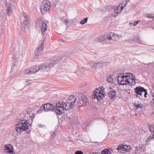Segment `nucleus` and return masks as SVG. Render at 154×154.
<instances>
[{"instance_id":"nucleus-51","label":"nucleus","mask_w":154,"mask_h":154,"mask_svg":"<svg viewBox=\"0 0 154 154\" xmlns=\"http://www.w3.org/2000/svg\"><path fill=\"white\" fill-rule=\"evenodd\" d=\"M128 1H126V3H127H127H128Z\"/></svg>"},{"instance_id":"nucleus-35","label":"nucleus","mask_w":154,"mask_h":154,"mask_svg":"<svg viewBox=\"0 0 154 154\" xmlns=\"http://www.w3.org/2000/svg\"><path fill=\"white\" fill-rule=\"evenodd\" d=\"M118 9V8L117 9L115 10V13H116V14H117V15L119 14L121 12V11H119Z\"/></svg>"},{"instance_id":"nucleus-50","label":"nucleus","mask_w":154,"mask_h":154,"mask_svg":"<svg viewBox=\"0 0 154 154\" xmlns=\"http://www.w3.org/2000/svg\"><path fill=\"white\" fill-rule=\"evenodd\" d=\"M26 82H29V80H28V79H26Z\"/></svg>"},{"instance_id":"nucleus-53","label":"nucleus","mask_w":154,"mask_h":154,"mask_svg":"<svg viewBox=\"0 0 154 154\" xmlns=\"http://www.w3.org/2000/svg\"><path fill=\"white\" fill-rule=\"evenodd\" d=\"M152 28L154 29V26L153 27H152Z\"/></svg>"},{"instance_id":"nucleus-19","label":"nucleus","mask_w":154,"mask_h":154,"mask_svg":"<svg viewBox=\"0 0 154 154\" xmlns=\"http://www.w3.org/2000/svg\"><path fill=\"white\" fill-rule=\"evenodd\" d=\"M116 92L115 91H110L108 94V96L111 99L115 97Z\"/></svg>"},{"instance_id":"nucleus-8","label":"nucleus","mask_w":154,"mask_h":154,"mask_svg":"<svg viewBox=\"0 0 154 154\" xmlns=\"http://www.w3.org/2000/svg\"><path fill=\"white\" fill-rule=\"evenodd\" d=\"M134 91L136 94L141 96H142V93H144V96L145 97H146V95L147 94V90L143 87L140 86L136 87L134 89Z\"/></svg>"},{"instance_id":"nucleus-38","label":"nucleus","mask_w":154,"mask_h":154,"mask_svg":"<svg viewBox=\"0 0 154 154\" xmlns=\"http://www.w3.org/2000/svg\"><path fill=\"white\" fill-rule=\"evenodd\" d=\"M65 40L64 39H60L59 40V42H62L65 43Z\"/></svg>"},{"instance_id":"nucleus-25","label":"nucleus","mask_w":154,"mask_h":154,"mask_svg":"<svg viewBox=\"0 0 154 154\" xmlns=\"http://www.w3.org/2000/svg\"><path fill=\"white\" fill-rule=\"evenodd\" d=\"M103 35L97 37V38L95 39V42H103Z\"/></svg>"},{"instance_id":"nucleus-37","label":"nucleus","mask_w":154,"mask_h":154,"mask_svg":"<svg viewBox=\"0 0 154 154\" xmlns=\"http://www.w3.org/2000/svg\"><path fill=\"white\" fill-rule=\"evenodd\" d=\"M140 22V20H138L137 21H134L133 24L134 26H136Z\"/></svg>"},{"instance_id":"nucleus-11","label":"nucleus","mask_w":154,"mask_h":154,"mask_svg":"<svg viewBox=\"0 0 154 154\" xmlns=\"http://www.w3.org/2000/svg\"><path fill=\"white\" fill-rule=\"evenodd\" d=\"M41 23V29L42 35L44 36L46 33L47 30V26L45 22L43 21H41L39 22L38 21L37 23L39 24Z\"/></svg>"},{"instance_id":"nucleus-54","label":"nucleus","mask_w":154,"mask_h":154,"mask_svg":"<svg viewBox=\"0 0 154 154\" xmlns=\"http://www.w3.org/2000/svg\"><path fill=\"white\" fill-rule=\"evenodd\" d=\"M13 65H14V66H15V65H14V64H13Z\"/></svg>"},{"instance_id":"nucleus-36","label":"nucleus","mask_w":154,"mask_h":154,"mask_svg":"<svg viewBox=\"0 0 154 154\" xmlns=\"http://www.w3.org/2000/svg\"><path fill=\"white\" fill-rule=\"evenodd\" d=\"M75 154H83L82 152L80 150L76 151Z\"/></svg>"},{"instance_id":"nucleus-46","label":"nucleus","mask_w":154,"mask_h":154,"mask_svg":"<svg viewBox=\"0 0 154 154\" xmlns=\"http://www.w3.org/2000/svg\"><path fill=\"white\" fill-rule=\"evenodd\" d=\"M38 126L39 128H41L42 127V125L40 124H38Z\"/></svg>"},{"instance_id":"nucleus-44","label":"nucleus","mask_w":154,"mask_h":154,"mask_svg":"<svg viewBox=\"0 0 154 154\" xmlns=\"http://www.w3.org/2000/svg\"><path fill=\"white\" fill-rule=\"evenodd\" d=\"M133 24H134V23H129V25L131 26H133Z\"/></svg>"},{"instance_id":"nucleus-34","label":"nucleus","mask_w":154,"mask_h":154,"mask_svg":"<svg viewBox=\"0 0 154 154\" xmlns=\"http://www.w3.org/2000/svg\"><path fill=\"white\" fill-rule=\"evenodd\" d=\"M131 81V80H130V78L129 79H127L126 85L128 84L130 85H132Z\"/></svg>"},{"instance_id":"nucleus-17","label":"nucleus","mask_w":154,"mask_h":154,"mask_svg":"<svg viewBox=\"0 0 154 154\" xmlns=\"http://www.w3.org/2000/svg\"><path fill=\"white\" fill-rule=\"evenodd\" d=\"M152 140H154V137L152 136H152H149V137H147V138H145V144L147 145H148L149 144V142Z\"/></svg>"},{"instance_id":"nucleus-30","label":"nucleus","mask_w":154,"mask_h":154,"mask_svg":"<svg viewBox=\"0 0 154 154\" xmlns=\"http://www.w3.org/2000/svg\"><path fill=\"white\" fill-rule=\"evenodd\" d=\"M46 105L45 104L43 105L42 107H41L40 108V110L38 111L40 112H42V111H43L46 112Z\"/></svg>"},{"instance_id":"nucleus-5","label":"nucleus","mask_w":154,"mask_h":154,"mask_svg":"<svg viewBox=\"0 0 154 154\" xmlns=\"http://www.w3.org/2000/svg\"><path fill=\"white\" fill-rule=\"evenodd\" d=\"M50 8V3L48 0L43 1L40 6L41 12L42 14H45L47 12H49Z\"/></svg>"},{"instance_id":"nucleus-10","label":"nucleus","mask_w":154,"mask_h":154,"mask_svg":"<svg viewBox=\"0 0 154 154\" xmlns=\"http://www.w3.org/2000/svg\"><path fill=\"white\" fill-rule=\"evenodd\" d=\"M46 107V112L51 111L53 112H56L57 114L58 110L57 109V107L56 106H54L52 104L50 103L45 104Z\"/></svg>"},{"instance_id":"nucleus-21","label":"nucleus","mask_w":154,"mask_h":154,"mask_svg":"<svg viewBox=\"0 0 154 154\" xmlns=\"http://www.w3.org/2000/svg\"><path fill=\"white\" fill-rule=\"evenodd\" d=\"M110 36L109 35V34H106V35H103V42H106L108 40L110 41Z\"/></svg>"},{"instance_id":"nucleus-43","label":"nucleus","mask_w":154,"mask_h":154,"mask_svg":"<svg viewBox=\"0 0 154 154\" xmlns=\"http://www.w3.org/2000/svg\"><path fill=\"white\" fill-rule=\"evenodd\" d=\"M152 101H153V103H154V93L152 95Z\"/></svg>"},{"instance_id":"nucleus-29","label":"nucleus","mask_w":154,"mask_h":154,"mask_svg":"<svg viewBox=\"0 0 154 154\" xmlns=\"http://www.w3.org/2000/svg\"><path fill=\"white\" fill-rule=\"evenodd\" d=\"M135 76H132V78H130V80H131L132 85H134L135 84Z\"/></svg>"},{"instance_id":"nucleus-13","label":"nucleus","mask_w":154,"mask_h":154,"mask_svg":"<svg viewBox=\"0 0 154 154\" xmlns=\"http://www.w3.org/2000/svg\"><path fill=\"white\" fill-rule=\"evenodd\" d=\"M110 36V40H112L113 41H118L119 39L121 36L117 34H116L113 32H111L109 34Z\"/></svg>"},{"instance_id":"nucleus-28","label":"nucleus","mask_w":154,"mask_h":154,"mask_svg":"<svg viewBox=\"0 0 154 154\" xmlns=\"http://www.w3.org/2000/svg\"><path fill=\"white\" fill-rule=\"evenodd\" d=\"M124 151H130L131 150V147L130 146L126 145H124Z\"/></svg>"},{"instance_id":"nucleus-9","label":"nucleus","mask_w":154,"mask_h":154,"mask_svg":"<svg viewBox=\"0 0 154 154\" xmlns=\"http://www.w3.org/2000/svg\"><path fill=\"white\" fill-rule=\"evenodd\" d=\"M90 64L92 66V67L94 69H97L98 68L102 67L106 65L107 64V63L104 62H95L93 63V62L91 61Z\"/></svg>"},{"instance_id":"nucleus-31","label":"nucleus","mask_w":154,"mask_h":154,"mask_svg":"<svg viewBox=\"0 0 154 154\" xmlns=\"http://www.w3.org/2000/svg\"><path fill=\"white\" fill-rule=\"evenodd\" d=\"M88 20V18L87 17H85L82 20H81L80 23L81 24L83 25L87 22Z\"/></svg>"},{"instance_id":"nucleus-3","label":"nucleus","mask_w":154,"mask_h":154,"mask_svg":"<svg viewBox=\"0 0 154 154\" xmlns=\"http://www.w3.org/2000/svg\"><path fill=\"white\" fill-rule=\"evenodd\" d=\"M72 104L71 103L68 102L67 100L65 102H59L57 103L56 106L57 107V115L60 116L63 113V111L64 109L66 110H70L72 107Z\"/></svg>"},{"instance_id":"nucleus-6","label":"nucleus","mask_w":154,"mask_h":154,"mask_svg":"<svg viewBox=\"0 0 154 154\" xmlns=\"http://www.w3.org/2000/svg\"><path fill=\"white\" fill-rule=\"evenodd\" d=\"M78 95V97L79 99L78 102V105L80 106H85L88 102V100L87 97L83 94L81 93H76V95Z\"/></svg>"},{"instance_id":"nucleus-39","label":"nucleus","mask_w":154,"mask_h":154,"mask_svg":"<svg viewBox=\"0 0 154 154\" xmlns=\"http://www.w3.org/2000/svg\"><path fill=\"white\" fill-rule=\"evenodd\" d=\"M68 20L67 19H65L64 20V21H63V22L64 23H65L66 24H67V23H68Z\"/></svg>"},{"instance_id":"nucleus-7","label":"nucleus","mask_w":154,"mask_h":154,"mask_svg":"<svg viewBox=\"0 0 154 154\" xmlns=\"http://www.w3.org/2000/svg\"><path fill=\"white\" fill-rule=\"evenodd\" d=\"M22 18L23 20L21 23V29L23 30H24L25 28H26V26L28 23L29 19L27 15L24 12L22 13Z\"/></svg>"},{"instance_id":"nucleus-1","label":"nucleus","mask_w":154,"mask_h":154,"mask_svg":"<svg viewBox=\"0 0 154 154\" xmlns=\"http://www.w3.org/2000/svg\"><path fill=\"white\" fill-rule=\"evenodd\" d=\"M60 60L59 58L57 60H54L52 62H51L47 64H43L41 65L38 66H35L32 69H27L26 73L27 74H32L33 73L36 72L39 70L42 71H48L50 70L51 68L53 67L55 65L58 63V61Z\"/></svg>"},{"instance_id":"nucleus-32","label":"nucleus","mask_w":154,"mask_h":154,"mask_svg":"<svg viewBox=\"0 0 154 154\" xmlns=\"http://www.w3.org/2000/svg\"><path fill=\"white\" fill-rule=\"evenodd\" d=\"M146 17L154 20V14H153V16H152L150 14H146Z\"/></svg>"},{"instance_id":"nucleus-23","label":"nucleus","mask_w":154,"mask_h":154,"mask_svg":"<svg viewBox=\"0 0 154 154\" xmlns=\"http://www.w3.org/2000/svg\"><path fill=\"white\" fill-rule=\"evenodd\" d=\"M125 78V75H124V73H121L119 74L117 78V81L118 80H121L122 79H124Z\"/></svg>"},{"instance_id":"nucleus-12","label":"nucleus","mask_w":154,"mask_h":154,"mask_svg":"<svg viewBox=\"0 0 154 154\" xmlns=\"http://www.w3.org/2000/svg\"><path fill=\"white\" fill-rule=\"evenodd\" d=\"M44 43L43 42L42 43L39 45L38 47L35 50V53L36 56H39L41 55L42 52L44 48Z\"/></svg>"},{"instance_id":"nucleus-18","label":"nucleus","mask_w":154,"mask_h":154,"mask_svg":"<svg viewBox=\"0 0 154 154\" xmlns=\"http://www.w3.org/2000/svg\"><path fill=\"white\" fill-rule=\"evenodd\" d=\"M125 79H122L121 80H118V82L119 85H126L127 79H126V77L125 78Z\"/></svg>"},{"instance_id":"nucleus-33","label":"nucleus","mask_w":154,"mask_h":154,"mask_svg":"<svg viewBox=\"0 0 154 154\" xmlns=\"http://www.w3.org/2000/svg\"><path fill=\"white\" fill-rule=\"evenodd\" d=\"M127 75H125V76L126 77V79H127L128 77H130V78H132V76H134L132 74L130 73H127Z\"/></svg>"},{"instance_id":"nucleus-49","label":"nucleus","mask_w":154,"mask_h":154,"mask_svg":"<svg viewBox=\"0 0 154 154\" xmlns=\"http://www.w3.org/2000/svg\"><path fill=\"white\" fill-rule=\"evenodd\" d=\"M26 115H27V116H26V117H28V116L29 115V114L28 113Z\"/></svg>"},{"instance_id":"nucleus-15","label":"nucleus","mask_w":154,"mask_h":154,"mask_svg":"<svg viewBox=\"0 0 154 154\" xmlns=\"http://www.w3.org/2000/svg\"><path fill=\"white\" fill-rule=\"evenodd\" d=\"M76 98L74 96L72 95L69 96L68 100V102L71 103L72 105L75 102L76 100Z\"/></svg>"},{"instance_id":"nucleus-52","label":"nucleus","mask_w":154,"mask_h":154,"mask_svg":"<svg viewBox=\"0 0 154 154\" xmlns=\"http://www.w3.org/2000/svg\"><path fill=\"white\" fill-rule=\"evenodd\" d=\"M152 136H153V137H154V133L152 134Z\"/></svg>"},{"instance_id":"nucleus-48","label":"nucleus","mask_w":154,"mask_h":154,"mask_svg":"<svg viewBox=\"0 0 154 154\" xmlns=\"http://www.w3.org/2000/svg\"><path fill=\"white\" fill-rule=\"evenodd\" d=\"M127 5V3H125V4L124 5V6L125 7Z\"/></svg>"},{"instance_id":"nucleus-55","label":"nucleus","mask_w":154,"mask_h":154,"mask_svg":"<svg viewBox=\"0 0 154 154\" xmlns=\"http://www.w3.org/2000/svg\"><path fill=\"white\" fill-rule=\"evenodd\" d=\"M13 65H14V66H15V65H14V64H13Z\"/></svg>"},{"instance_id":"nucleus-16","label":"nucleus","mask_w":154,"mask_h":154,"mask_svg":"<svg viewBox=\"0 0 154 154\" xmlns=\"http://www.w3.org/2000/svg\"><path fill=\"white\" fill-rule=\"evenodd\" d=\"M112 151V149H105L101 151V153L102 154H111Z\"/></svg>"},{"instance_id":"nucleus-45","label":"nucleus","mask_w":154,"mask_h":154,"mask_svg":"<svg viewBox=\"0 0 154 154\" xmlns=\"http://www.w3.org/2000/svg\"><path fill=\"white\" fill-rule=\"evenodd\" d=\"M144 64H145V65H147V64H146L144 63ZM152 63H148V66L151 65H152Z\"/></svg>"},{"instance_id":"nucleus-22","label":"nucleus","mask_w":154,"mask_h":154,"mask_svg":"<svg viewBox=\"0 0 154 154\" xmlns=\"http://www.w3.org/2000/svg\"><path fill=\"white\" fill-rule=\"evenodd\" d=\"M116 149L119 152H123L124 151V145H119Z\"/></svg>"},{"instance_id":"nucleus-47","label":"nucleus","mask_w":154,"mask_h":154,"mask_svg":"<svg viewBox=\"0 0 154 154\" xmlns=\"http://www.w3.org/2000/svg\"><path fill=\"white\" fill-rule=\"evenodd\" d=\"M93 154H100V153H99L98 152H93Z\"/></svg>"},{"instance_id":"nucleus-56","label":"nucleus","mask_w":154,"mask_h":154,"mask_svg":"<svg viewBox=\"0 0 154 154\" xmlns=\"http://www.w3.org/2000/svg\"><path fill=\"white\" fill-rule=\"evenodd\" d=\"M13 65H14V66H15V65H14V64H13Z\"/></svg>"},{"instance_id":"nucleus-2","label":"nucleus","mask_w":154,"mask_h":154,"mask_svg":"<svg viewBox=\"0 0 154 154\" xmlns=\"http://www.w3.org/2000/svg\"><path fill=\"white\" fill-rule=\"evenodd\" d=\"M31 126V124L26 120L22 119L20 120L16 126L17 132L21 133L23 131L29 129Z\"/></svg>"},{"instance_id":"nucleus-27","label":"nucleus","mask_w":154,"mask_h":154,"mask_svg":"<svg viewBox=\"0 0 154 154\" xmlns=\"http://www.w3.org/2000/svg\"><path fill=\"white\" fill-rule=\"evenodd\" d=\"M112 77V75H110L107 78V81L108 83H112V82L113 79Z\"/></svg>"},{"instance_id":"nucleus-24","label":"nucleus","mask_w":154,"mask_h":154,"mask_svg":"<svg viewBox=\"0 0 154 154\" xmlns=\"http://www.w3.org/2000/svg\"><path fill=\"white\" fill-rule=\"evenodd\" d=\"M134 105L135 106L134 109H138L139 108L141 109L143 106V105L141 104H138L137 103H134Z\"/></svg>"},{"instance_id":"nucleus-4","label":"nucleus","mask_w":154,"mask_h":154,"mask_svg":"<svg viewBox=\"0 0 154 154\" xmlns=\"http://www.w3.org/2000/svg\"><path fill=\"white\" fill-rule=\"evenodd\" d=\"M100 90L97 89L93 91L92 97L94 99H97L98 101H100L104 97L105 93L103 91V89H104L103 87L100 88Z\"/></svg>"},{"instance_id":"nucleus-40","label":"nucleus","mask_w":154,"mask_h":154,"mask_svg":"<svg viewBox=\"0 0 154 154\" xmlns=\"http://www.w3.org/2000/svg\"><path fill=\"white\" fill-rule=\"evenodd\" d=\"M116 13H115L114 14V13H113L112 14V17H116V16L117 15L116 14Z\"/></svg>"},{"instance_id":"nucleus-41","label":"nucleus","mask_w":154,"mask_h":154,"mask_svg":"<svg viewBox=\"0 0 154 154\" xmlns=\"http://www.w3.org/2000/svg\"><path fill=\"white\" fill-rule=\"evenodd\" d=\"M57 3H58V2L57 1L54 2L53 5H54L55 7H56V6L57 4Z\"/></svg>"},{"instance_id":"nucleus-14","label":"nucleus","mask_w":154,"mask_h":154,"mask_svg":"<svg viewBox=\"0 0 154 154\" xmlns=\"http://www.w3.org/2000/svg\"><path fill=\"white\" fill-rule=\"evenodd\" d=\"M5 148L4 149L5 151L6 152L9 153H13L14 152L13 146L11 145H6L5 146Z\"/></svg>"},{"instance_id":"nucleus-42","label":"nucleus","mask_w":154,"mask_h":154,"mask_svg":"<svg viewBox=\"0 0 154 154\" xmlns=\"http://www.w3.org/2000/svg\"><path fill=\"white\" fill-rule=\"evenodd\" d=\"M125 8L124 6H122L121 7V10L120 11H121Z\"/></svg>"},{"instance_id":"nucleus-26","label":"nucleus","mask_w":154,"mask_h":154,"mask_svg":"<svg viewBox=\"0 0 154 154\" xmlns=\"http://www.w3.org/2000/svg\"><path fill=\"white\" fill-rule=\"evenodd\" d=\"M149 129L152 133H154V125H149L148 126Z\"/></svg>"},{"instance_id":"nucleus-20","label":"nucleus","mask_w":154,"mask_h":154,"mask_svg":"<svg viewBox=\"0 0 154 154\" xmlns=\"http://www.w3.org/2000/svg\"><path fill=\"white\" fill-rule=\"evenodd\" d=\"M13 7V5L11 4H9L7 5V13L8 15H9V12L12 11Z\"/></svg>"}]
</instances>
